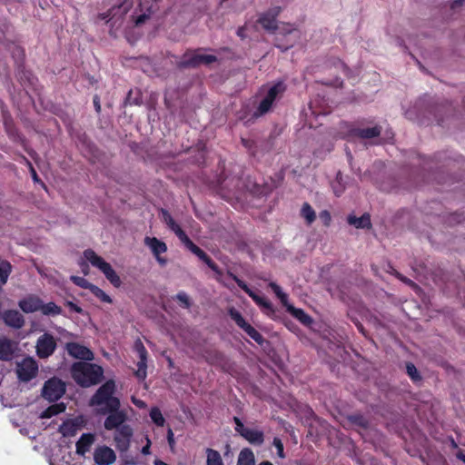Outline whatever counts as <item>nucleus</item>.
<instances>
[{"instance_id":"nucleus-1","label":"nucleus","mask_w":465,"mask_h":465,"mask_svg":"<svg viewBox=\"0 0 465 465\" xmlns=\"http://www.w3.org/2000/svg\"><path fill=\"white\" fill-rule=\"evenodd\" d=\"M115 384L114 380H107L90 400V406L94 407L96 413L105 415L110 411L120 409V400L114 396Z\"/></svg>"},{"instance_id":"nucleus-2","label":"nucleus","mask_w":465,"mask_h":465,"mask_svg":"<svg viewBox=\"0 0 465 465\" xmlns=\"http://www.w3.org/2000/svg\"><path fill=\"white\" fill-rule=\"evenodd\" d=\"M382 127L381 125H375L372 127L361 128L356 126L354 123L351 122H341L339 124V134L343 139H361L368 140L375 137H379L381 134Z\"/></svg>"},{"instance_id":"nucleus-3","label":"nucleus","mask_w":465,"mask_h":465,"mask_svg":"<svg viewBox=\"0 0 465 465\" xmlns=\"http://www.w3.org/2000/svg\"><path fill=\"white\" fill-rule=\"evenodd\" d=\"M84 256L94 267L99 269L114 287H120L122 283L121 279L109 262L97 255L92 249L85 250Z\"/></svg>"},{"instance_id":"nucleus-4","label":"nucleus","mask_w":465,"mask_h":465,"mask_svg":"<svg viewBox=\"0 0 465 465\" xmlns=\"http://www.w3.org/2000/svg\"><path fill=\"white\" fill-rule=\"evenodd\" d=\"M179 240L184 244V246L190 250L194 255H196L201 261H203L213 272L218 275H222L223 272L219 266L213 261V259L199 246H197L183 230L179 232L177 235Z\"/></svg>"},{"instance_id":"nucleus-5","label":"nucleus","mask_w":465,"mask_h":465,"mask_svg":"<svg viewBox=\"0 0 465 465\" xmlns=\"http://www.w3.org/2000/svg\"><path fill=\"white\" fill-rule=\"evenodd\" d=\"M179 240L184 244V246L190 250L194 255H196L201 261H203L213 272L218 275H222L223 272L219 266L213 261V259L199 246H197L183 230L179 232L177 235Z\"/></svg>"},{"instance_id":"nucleus-6","label":"nucleus","mask_w":465,"mask_h":465,"mask_svg":"<svg viewBox=\"0 0 465 465\" xmlns=\"http://www.w3.org/2000/svg\"><path fill=\"white\" fill-rule=\"evenodd\" d=\"M179 240L184 244V246L190 250L194 255H196L201 261H203L213 272L218 275H222L223 272L219 266L213 261V259L199 246H197L183 230L179 232L177 235Z\"/></svg>"},{"instance_id":"nucleus-7","label":"nucleus","mask_w":465,"mask_h":465,"mask_svg":"<svg viewBox=\"0 0 465 465\" xmlns=\"http://www.w3.org/2000/svg\"><path fill=\"white\" fill-rule=\"evenodd\" d=\"M179 240L184 244V246L190 250L194 255H196L201 261H203L213 272L218 275H222L223 272L219 266L213 261V259L199 246H197L183 230L179 232L177 235Z\"/></svg>"},{"instance_id":"nucleus-8","label":"nucleus","mask_w":465,"mask_h":465,"mask_svg":"<svg viewBox=\"0 0 465 465\" xmlns=\"http://www.w3.org/2000/svg\"><path fill=\"white\" fill-rule=\"evenodd\" d=\"M179 240L184 244V246L190 250L194 255H196L201 261H203L213 272L218 275H222L223 272L219 266L213 261V259L199 246H197L183 230L179 232L177 235Z\"/></svg>"},{"instance_id":"nucleus-9","label":"nucleus","mask_w":465,"mask_h":465,"mask_svg":"<svg viewBox=\"0 0 465 465\" xmlns=\"http://www.w3.org/2000/svg\"><path fill=\"white\" fill-rule=\"evenodd\" d=\"M179 240L184 244V246L190 250L194 255H196L201 261H203L213 272L218 275H222L223 272L219 266L213 261V259L199 246H197L183 230L179 232L177 235Z\"/></svg>"},{"instance_id":"nucleus-10","label":"nucleus","mask_w":465,"mask_h":465,"mask_svg":"<svg viewBox=\"0 0 465 465\" xmlns=\"http://www.w3.org/2000/svg\"><path fill=\"white\" fill-rule=\"evenodd\" d=\"M179 240L184 244V246L190 250L194 255H196L201 261H203L213 272L218 275H222L223 272L219 266L213 261V259L199 246H197L183 230L179 232L177 235Z\"/></svg>"},{"instance_id":"nucleus-11","label":"nucleus","mask_w":465,"mask_h":465,"mask_svg":"<svg viewBox=\"0 0 465 465\" xmlns=\"http://www.w3.org/2000/svg\"><path fill=\"white\" fill-rule=\"evenodd\" d=\"M88 361L74 362L71 367L72 378H104L103 367Z\"/></svg>"},{"instance_id":"nucleus-12","label":"nucleus","mask_w":465,"mask_h":465,"mask_svg":"<svg viewBox=\"0 0 465 465\" xmlns=\"http://www.w3.org/2000/svg\"><path fill=\"white\" fill-rule=\"evenodd\" d=\"M286 90V86L282 82H278L271 86L264 96V98L260 102L257 110L254 112V116L259 117L265 114H267L274 101L282 95Z\"/></svg>"},{"instance_id":"nucleus-13","label":"nucleus","mask_w":465,"mask_h":465,"mask_svg":"<svg viewBox=\"0 0 465 465\" xmlns=\"http://www.w3.org/2000/svg\"><path fill=\"white\" fill-rule=\"evenodd\" d=\"M228 276L231 277L237 283V285L245 293H247L259 307H261L264 311V312L266 314L274 313L273 306L268 299H266L264 296H261V295L257 294L256 292H254L251 288H249V286L246 284L245 282L241 280L238 276H236L232 272H228Z\"/></svg>"},{"instance_id":"nucleus-14","label":"nucleus","mask_w":465,"mask_h":465,"mask_svg":"<svg viewBox=\"0 0 465 465\" xmlns=\"http://www.w3.org/2000/svg\"><path fill=\"white\" fill-rule=\"evenodd\" d=\"M200 49L192 53H185L179 63L181 68H196L201 64L208 65L217 61V57L213 54H200Z\"/></svg>"},{"instance_id":"nucleus-15","label":"nucleus","mask_w":465,"mask_h":465,"mask_svg":"<svg viewBox=\"0 0 465 465\" xmlns=\"http://www.w3.org/2000/svg\"><path fill=\"white\" fill-rule=\"evenodd\" d=\"M228 314L231 319L234 321L236 325L243 330L254 341H256L259 345H262L264 343L265 339L263 336L244 320L239 311L233 307H231L228 310Z\"/></svg>"},{"instance_id":"nucleus-16","label":"nucleus","mask_w":465,"mask_h":465,"mask_svg":"<svg viewBox=\"0 0 465 465\" xmlns=\"http://www.w3.org/2000/svg\"><path fill=\"white\" fill-rule=\"evenodd\" d=\"M56 347L57 343L54 337L52 334L45 332L36 341V355L40 359H46L53 355Z\"/></svg>"},{"instance_id":"nucleus-17","label":"nucleus","mask_w":465,"mask_h":465,"mask_svg":"<svg viewBox=\"0 0 465 465\" xmlns=\"http://www.w3.org/2000/svg\"><path fill=\"white\" fill-rule=\"evenodd\" d=\"M324 67L329 70H333L334 79L331 82L324 83L325 84H331L335 86H341L342 80L338 75L340 73L347 75L350 72L349 67L337 57H331L324 63Z\"/></svg>"},{"instance_id":"nucleus-18","label":"nucleus","mask_w":465,"mask_h":465,"mask_svg":"<svg viewBox=\"0 0 465 465\" xmlns=\"http://www.w3.org/2000/svg\"><path fill=\"white\" fill-rule=\"evenodd\" d=\"M65 391L62 380H46L43 388V396L50 401L58 400Z\"/></svg>"},{"instance_id":"nucleus-19","label":"nucleus","mask_w":465,"mask_h":465,"mask_svg":"<svg viewBox=\"0 0 465 465\" xmlns=\"http://www.w3.org/2000/svg\"><path fill=\"white\" fill-rule=\"evenodd\" d=\"M38 372L37 361L30 356L16 363L17 378H35Z\"/></svg>"},{"instance_id":"nucleus-20","label":"nucleus","mask_w":465,"mask_h":465,"mask_svg":"<svg viewBox=\"0 0 465 465\" xmlns=\"http://www.w3.org/2000/svg\"><path fill=\"white\" fill-rule=\"evenodd\" d=\"M65 348L71 357L81 360L80 361H93L94 358V352L89 348L78 342H67Z\"/></svg>"},{"instance_id":"nucleus-21","label":"nucleus","mask_w":465,"mask_h":465,"mask_svg":"<svg viewBox=\"0 0 465 465\" xmlns=\"http://www.w3.org/2000/svg\"><path fill=\"white\" fill-rule=\"evenodd\" d=\"M132 436L133 430L129 425L115 430L114 440L119 451L124 452L129 449Z\"/></svg>"},{"instance_id":"nucleus-22","label":"nucleus","mask_w":465,"mask_h":465,"mask_svg":"<svg viewBox=\"0 0 465 465\" xmlns=\"http://www.w3.org/2000/svg\"><path fill=\"white\" fill-rule=\"evenodd\" d=\"M144 244L150 248L156 261L161 265L166 264L167 260L165 258L161 257L162 253L167 252V245L164 242L157 239L156 237L146 236L144 238Z\"/></svg>"},{"instance_id":"nucleus-23","label":"nucleus","mask_w":465,"mask_h":465,"mask_svg":"<svg viewBox=\"0 0 465 465\" xmlns=\"http://www.w3.org/2000/svg\"><path fill=\"white\" fill-rule=\"evenodd\" d=\"M108 416L104 420V426L107 430H118L122 426H125V420H127V414L123 410L110 411Z\"/></svg>"},{"instance_id":"nucleus-24","label":"nucleus","mask_w":465,"mask_h":465,"mask_svg":"<svg viewBox=\"0 0 465 465\" xmlns=\"http://www.w3.org/2000/svg\"><path fill=\"white\" fill-rule=\"evenodd\" d=\"M282 8L274 6L267 12L262 14L258 19V23L267 31L274 32L277 29V17Z\"/></svg>"},{"instance_id":"nucleus-25","label":"nucleus","mask_w":465,"mask_h":465,"mask_svg":"<svg viewBox=\"0 0 465 465\" xmlns=\"http://www.w3.org/2000/svg\"><path fill=\"white\" fill-rule=\"evenodd\" d=\"M94 460L98 465H111L116 460L114 451L107 446H101L95 449Z\"/></svg>"},{"instance_id":"nucleus-26","label":"nucleus","mask_w":465,"mask_h":465,"mask_svg":"<svg viewBox=\"0 0 465 465\" xmlns=\"http://www.w3.org/2000/svg\"><path fill=\"white\" fill-rule=\"evenodd\" d=\"M17 351V343L6 337L0 338V361H9L13 360Z\"/></svg>"},{"instance_id":"nucleus-27","label":"nucleus","mask_w":465,"mask_h":465,"mask_svg":"<svg viewBox=\"0 0 465 465\" xmlns=\"http://www.w3.org/2000/svg\"><path fill=\"white\" fill-rule=\"evenodd\" d=\"M133 2L131 0H124L120 5L113 6L107 13L99 15L100 19L110 21L116 15L124 16L132 8Z\"/></svg>"},{"instance_id":"nucleus-28","label":"nucleus","mask_w":465,"mask_h":465,"mask_svg":"<svg viewBox=\"0 0 465 465\" xmlns=\"http://www.w3.org/2000/svg\"><path fill=\"white\" fill-rule=\"evenodd\" d=\"M2 320L5 325L14 329H21L25 325L24 316L16 310L5 311Z\"/></svg>"},{"instance_id":"nucleus-29","label":"nucleus","mask_w":465,"mask_h":465,"mask_svg":"<svg viewBox=\"0 0 465 465\" xmlns=\"http://www.w3.org/2000/svg\"><path fill=\"white\" fill-rule=\"evenodd\" d=\"M134 350L138 354L139 361L137 363L138 370L135 372L137 378H145L146 376V361H147V351L140 340L134 342Z\"/></svg>"},{"instance_id":"nucleus-30","label":"nucleus","mask_w":465,"mask_h":465,"mask_svg":"<svg viewBox=\"0 0 465 465\" xmlns=\"http://www.w3.org/2000/svg\"><path fill=\"white\" fill-rule=\"evenodd\" d=\"M20 309L25 313L35 312L42 307V300L37 296L30 295L18 302Z\"/></svg>"},{"instance_id":"nucleus-31","label":"nucleus","mask_w":465,"mask_h":465,"mask_svg":"<svg viewBox=\"0 0 465 465\" xmlns=\"http://www.w3.org/2000/svg\"><path fill=\"white\" fill-rule=\"evenodd\" d=\"M94 442V435L92 433H84L76 442V453L84 456L89 451L91 446Z\"/></svg>"},{"instance_id":"nucleus-32","label":"nucleus","mask_w":465,"mask_h":465,"mask_svg":"<svg viewBox=\"0 0 465 465\" xmlns=\"http://www.w3.org/2000/svg\"><path fill=\"white\" fill-rule=\"evenodd\" d=\"M347 222L350 225L357 229H370L371 227V216L369 213H364L361 217L350 214L347 217Z\"/></svg>"},{"instance_id":"nucleus-33","label":"nucleus","mask_w":465,"mask_h":465,"mask_svg":"<svg viewBox=\"0 0 465 465\" xmlns=\"http://www.w3.org/2000/svg\"><path fill=\"white\" fill-rule=\"evenodd\" d=\"M287 312L304 326H310L313 322L312 318L302 309L295 308L294 306H288Z\"/></svg>"},{"instance_id":"nucleus-34","label":"nucleus","mask_w":465,"mask_h":465,"mask_svg":"<svg viewBox=\"0 0 465 465\" xmlns=\"http://www.w3.org/2000/svg\"><path fill=\"white\" fill-rule=\"evenodd\" d=\"M242 437L254 445H262L264 441L263 432L256 429L248 428Z\"/></svg>"},{"instance_id":"nucleus-35","label":"nucleus","mask_w":465,"mask_h":465,"mask_svg":"<svg viewBox=\"0 0 465 465\" xmlns=\"http://www.w3.org/2000/svg\"><path fill=\"white\" fill-rule=\"evenodd\" d=\"M300 215L302 219H304L307 225H312L317 218L314 209L307 202L302 203Z\"/></svg>"},{"instance_id":"nucleus-36","label":"nucleus","mask_w":465,"mask_h":465,"mask_svg":"<svg viewBox=\"0 0 465 465\" xmlns=\"http://www.w3.org/2000/svg\"><path fill=\"white\" fill-rule=\"evenodd\" d=\"M452 112V105L450 103H445L437 105L433 109V114L435 117V120L439 125H441L444 122V117L442 116V114L449 115Z\"/></svg>"},{"instance_id":"nucleus-37","label":"nucleus","mask_w":465,"mask_h":465,"mask_svg":"<svg viewBox=\"0 0 465 465\" xmlns=\"http://www.w3.org/2000/svg\"><path fill=\"white\" fill-rule=\"evenodd\" d=\"M237 465H255L253 451L249 448L242 449L239 453Z\"/></svg>"},{"instance_id":"nucleus-38","label":"nucleus","mask_w":465,"mask_h":465,"mask_svg":"<svg viewBox=\"0 0 465 465\" xmlns=\"http://www.w3.org/2000/svg\"><path fill=\"white\" fill-rule=\"evenodd\" d=\"M65 409H66V406L63 402L53 404L50 407H48L46 410H45L41 413L40 417L42 419H48L54 415L64 412L65 411Z\"/></svg>"},{"instance_id":"nucleus-39","label":"nucleus","mask_w":465,"mask_h":465,"mask_svg":"<svg viewBox=\"0 0 465 465\" xmlns=\"http://www.w3.org/2000/svg\"><path fill=\"white\" fill-rule=\"evenodd\" d=\"M162 216L168 228L172 230L176 236L179 234V232L183 231L181 226L174 221L168 211L162 209Z\"/></svg>"},{"instance_id":"nucleus-40","label":"nucleus","mask_w":465,"mask_h":465,"mask_svg":"<svg viewBox=\"0 0 465 465\" xmlns=\"http://www.w3.org/2000/svg\"><path fill=\"white\" fill-rule=\"evenodd\" d=\"M40 311L44 315H60L62 313V308L55 304L53 302H50L48 303L44 304L42 302V307L40 308Z\"/></svg>"},{"instance_id":"nucleus-41","label":"nucleus","mask_w":465,"mask_h":465,"mask_svg":"<svg viewBox=\"0 0 465 465\" xmlns=\"http://www.w3.org/2000/svg\"><path fill=\"white\" fill-rule=\"evenodd\" d=\"M77 430H78L77 425L74 421H72V420L64 421L59 427V431L64 437H71V436L75 435Z\"/></svg>"},{"instance_id":"nucleus-42","label":"nucleus","mask_w":465,"mask_h":465,"mask_svg":"<svg viewBox=\"0 0 465 465\" xmlns=\"http://www.w3.org/2000/svg\"><path fill=\"white\" fill-rule=\"evenodd\" d=\"M207 454V460H206V465H223L222 457L219 453V451L213 450V449H207L206 450Z\"/></svg>"},{"instance_id":"nucleus-43","label":"nucleus","mask_w":465,"mask_h":465,"mask_svg":"<svg viewBox=\"0 0 465 465\" xmlns=\"http://www.w3.org/2000/svg\"><path fill=\"white\" fill-rule=\"evenodd\" d=\"M348 422L350 425L359 428V429H366L368 427V420L360 414H354L348 417Z\"/></svg>"},{"instance_id":"nucleus-44","label":"nucleus","mask_w":465,"mask_h":465,"mask_svg":"<svg viewBox=\"0 0 465 465\" xmlns=\"http://www.w3.org/2000/svg\"><path fill=\"white\" fill-rule=\"evenodd\" d=\"M12 272V266L9 262L2 261L0 262V283H6L8 277Z\"/></svg>"},{"instance_id":"nucleus-45","label":"nucleus","mask_w":465,"mask_h":465,"mask_svg":"<svg viewBox=\"0 0 465 465\" xmlns=\"http://www.w3.org/2000/svg\"><path fill=\"white\" fill-rule=\"evenodd\" d=\"M150 418L153 420V422L159 427H163L165 423V419L163 418L158 407H153L151 409Z\"/></svg>"},{"instance_id":"nucleus-46","label":"nucleus","mask_w":465,"mask_h":465,"mask_svg":"<svg viewBox=\"0 0 465 465\" xmlns=\"http://www.w3.org/2000/svg\"><path fill=\"white\" fill-rule=\"evenodd\" d=\"M96 298H98L100 301L106 302V303H112L111 297L106 294L101 288L94 285L92 287L90 291Z\"/></svg>"},{"instance_id":"nucleus-47","label":"nucleus","mask_w":465,"mask_h":465,"mask_svg":"<svg viewBox=\"0 0 465 465\" xmlns=\"http://www.w3.org/2000/svg\"><path fill=\"white\" fill-rule=\"evenodd\" d=\"M70 280L75 285H77V286H79V287H81L83 289L89 290V291H91L92 287L94 286L93 283L89 282L85 278L81 277V276L72 275L70 277Z\"/></svg>"},{"instance_id":"nucleus-48","label":"nucleus","mask_w":465,"mask_h":465,"mask_svg":"<svg viewBox=\"0 0 465 465\" xmlns=\"http://www.w3.org/2000/svg\"><path fill=\"white\" fill-rule=\"evenodd\" d=\"M174 299L178 301L180 306L184 309H189L192 306V301L185 292H179Z\"/></svg>"},{"instance_id":"nucleus-49","label":"nucleus","mask_w":465,"mask_h":465,"mask_svg":"<svg viewBox=\"0 0 465 465\" xmlns=\"http://www.w3.org/2000/svg\"><path fill=\"white\" fill-rule=\"evenodd\" d=\"M5 127L7 134L10 137H15L17 134V130L15 129L13 120L11 118L5 119Z\"/></svg>"},{"instance_id":"nucleus-50","label":"nucleus","mask_w":465,"mask_h":465,"mask_svg":"<svg viewBox=\"0 0 465 465\" xmlns=\"http://www.w3.org/2000/svg\"><path fill=\"white\" fill-rule=\"evenodd\" d=\"M319 217H320V219L322 222L324 226L329 227L331 225V213L329 211L323 210V211L320 212Z\"/></svg>"},{"instance_id":"nucleus-51","label":"nucleus","mask_w":465,"mask_h":465,"mask_svg":"<svg viewBox=\"0 0 465 465\" xmlns=\"http://www.w3.org/2000/svg\"><path fill=\"white\" fill-rule=\"evenodd\" d=\"M233 421L235 423V430L242 437L248 430V427H245L238 417H234Z\"/></svg>"},{"instance_id":"nucleus-52","label":"nucleus","mask_w":465,"mask_h":465,"mask_svg":"<svg viewBox=\"0 0 465 465\" xmlns=\"http://www.w3.org/2000/svg\"><path fill=\"white\" fill-rule=\"evenodd\" d=\"M406 371L410 378H420L418 373L416 366L411 362L406 363Z\"/></svg>"},{"instance_id":"nucleus-53","label":"nucleus","mask_w":465,"mask_h":465,"mask_svg":"<svg viewBox=\"0 0 465 465\" xmlns=\"http://www.w3.org/2000/svg\"><path fill=\"white\" fill-rule=\"evenodd\" d=\"M273 445H274V447L277 450V455L280 458L283 459L285 457V455H284L283 444H282V440L279 438H274L273 439Z\"/></svg>"},{"instance_id":"nucleus-54","label":"nucleus","mask_w":465,"mask_h":465,"mask_svg":"<svg viewBox=\"0 0 465 465\" xmlns=\"http://www.w3.org/2000/svg\"><path fill=\"white\" fill-rule=\"evenodd\" d=\"M24 160L25 161L26 164L28 165V167L30 169L31 176H32L34 182L41 183L44 185V183L38 177V174H37L36 171L35 170L34 166L32 165V163L25 157H24Z\"/></svg>"},{"instance_id":"nucleus-55","label":"nucleus","mask_w":465,"mask_h":465,"mask_svg":"<svg viewBox=\"0 0 465 465\" xmlns=\"http://www.w3.org/2000/svg\"><path fill=\"white\" fill-rule=\"evenodd\" d=\"M13 56L16 57L17 60H19L21 63L24 61L25 58V51L22 47L16 46L13 51Z\"/></svg>"},{"instance_id":"nucleus-56","label":"nucleus","mask_w":465,"mask_h":465,"mask_svg":"<svg viewBox=\"0 0 465 465\" xmlns=\"http://www.w3.org/2000/svg\"><path fill=\"white\" fill-rule=\"evenodd\" d=\"M269 287L278 298L281 297V295L283 293L282 288L274 282H271L269 283Z\"/></svg>"},{"instance_id":"nucleus-57","label":"nucleus","mask_w":465,"mask_h":465,"mask_svg":"<svg viewBox=\"0 0 465 465\" xmlns=\"http://www.w3.org/2000/svg\"><path fill=\"white\" fill-rule=\"evenodd\" d=\"M132 94H133V91L130 90L127 94V96L125 98V101H124V104H129V105H137V104H140V101L138 98H135L133 100V97H132Z\"/></svg>"},{"instance_id":"nucleus-58","label":"nucleus","mask_w":465,"mask_h":465,"mask_svg":"<svg viewBox=\"0 0 465 465\" xmlns=\"http://www.w3.org/2000/svg\"><path fill=\"white\" fill-rule=\"evenodd\" d=\"M65 305L73 312H77V313H82L83 312V309L78 306L77 304L74 303L73 302L71 301H67L65 302Z\"/></svg>"},{"instance_id":"nucleus-59","label":"nucleus","mask_w":465,"mask_h":465,"mask_svg":"<svg viewBox=\"0 0 465 465\" xmlns=\"http://www.w3.org/2000/svg\"><path fill=\"white\" fill-rule=\"evenodd\" d=\"M81 387H89L96 384L98 380H76Z\"/></svg>"},{"instance_id":"nucleus-60","label":"nucleus","mask_w":465,"mask_h":465,"mask_svg":"<svg viewBox=\"0 0 465 465\" xmlns=\"http://www.w3.org/2000/svg\"><path fill=\"white\" fill-rule=\"evenodd\" d=\"M396 278H398L400 281H401L402 282L404 283H407L408 285L410 286H414L415 283L413 281L410 280L409 278L403 276L401 273L400 272H396Z\"/></svg>"},{"instance_id":"nucleus-61","label":"nucleus","mask_w":465,"mask_h":465,"mask_svg":"<svg viewBox=\"0 0 465 465\" xmlns=\"http://www.w3.org/2000/svg\"><path fill=\"white\" fill-rule=\"evenodd\" d=\"M167 440L170 447L173 448L174 446L175 441L173 432L171 428H169L167 430Z\"/></svg>"},{"instance_id":"nucleus-62","label":"nucleus","mask_w":465,"mask_h":465,"mask_svg":"<svg viewBox=\"0 0 465 465\" xmlns=\"http://www.w3.org/2000/svg\"><path fill=\"white\" fill-rule=\"evenodd\" d=\"M149 18V15L147 14H142L138 15L135 19V25H140L143 24L147 19Z\"/></svg>"},{"instance_id":"nucleus-63","label":"nucleus","mask_w":465,"mask_h":465,"mask_svg":"<svg viewBox=\"0 0 465 465\" xmlns=\"http://www.w3.org/2000/svg\"><path fill=\"white\" fill-rule=\"evenodd\" d=\"M93 102H94V109H95L96 113L100 114L101 113L100 97L97 94H95L94 96Z\"/></svg>"},{"instance_id":"nucleus-64","label":"nucleus","mask_w":465,"mask_h":465,"mask_svg":"<svg viewBox=\"0 0 465 465\" xmlns=\"http://www.w3.org/2000/svg\"><path fill=\"white\" fill-rule=\"evenodd\" d=\"M132 402L138 408H141V409H143L146 407V403L140 400V399H136L135 397H132Z\"/></svg>"}]
</instances>
